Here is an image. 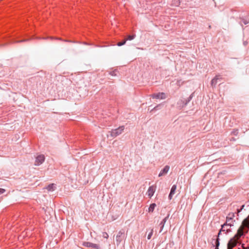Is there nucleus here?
<instances>
[{
    "instance_id": "1",
    "label": "nucleus",
    "mask_w": 249,
    "mask_h": 249,
    "mask_svg": "<svg viewBox=\"0 0 249 249\" xmlns=\"http://www.w3.org/2000/svg\"><path fill=\"white\" fill-rule=\"evenodd\" d=\"M124 128V126H121L117 129L112 130V131H110L109 133L110 137L114 138L120 135L123 132Z\"/></svg>"
},
{
    "instance_id": "2",
    "label": "nucleus",
    "mask_w": 249,
    "mask_h": 249,
    "mask_svg": "<svg viewBox=\"0 0 249 249\" xmlns=\"http://www.w3.org/2000/svg\"><path fill=\"white\" fill-rule=\"evenodd\" d=\"M237 241L236 239H234L233 237L231 238L228 243L227 249H232L237 245Z\"/></svg>"
},
{
    "instance_id": "3",
    "label": "nucleus",
    "mask_w": 249,
    "mask_h": 249,
    "mask_svg": "<svg viewBox=\"0 0 249 249\" xmlns=\"http://www.w3.org/2000/svg\"><path fill=\"white\" fill-rule=\"evenodd\" d=\"M45 160V157L43 155L38 156L36 159L35 165L38 166L42 164Z\"/></svg>"
},
{
    "instance_id": "4",
    "label": "nucleus",
    "mask_w": 249,
    "mask_h": 249,
    "mask_svg": "<svg viewBox=\"0 0 249 249\" xmlns=\"http://www.w3.org/2000/svg\"><path fill=\"white\" fill-rule=\"evenodd\" d=\"M156 187L154 185L150 186L146 192V194L149 198H151L154 194L156 191Z\"/></svg>"
},
{
    "instance_id": "5",
    "label": "nucleus",
    "mask_w": 249,
    "mask_h": 249,
    "mask_svg": "<svg viewBox=\"0 0 249 249\" xmlns=\"http://www.w3.org/2000/svg\"><path fill=\"white\" fill-rule=\"evenodd\" d=\"M83 245L86 247L92 248L96 249H99L100 248V246L99 245L90 242H84L83 243Z\"/></svg>"
},
{
    "instance_id": "6",
    "label": "nucleus",
    "mask_w": 249,
    "mask_h": 249,
    "mask_svg": "<svg viewBox=\"0 0 249 249\" xmlns=\"http://www.w3.org/2000/svg\"><path fill=\"white\" fill-rule=\"evenodd\" d=\"M234 216V213H230L228 214V215L227 216L226 218V222L225 224H227L228 225V226H230V227L232 226V224H231V222L232 218Z\"/></svg>"
},
{
    "instance_id": "7",
    "label": "nucleus",
    "mask_w": 249,
    "mask_h": 249,
    "mask_svg": "<svg viewBox=\"0 0 249 249\" xmlns=\"http://www.w3.org/2000/svg\"><path fill=\"white\" fill-rule=\"evenodd\" d=\"M243 234V228L242 227H240L238 230L237 233L233 237L234 239H236L237 240Z\"/></svg>"
},
{
    "instance_id": "8",
    "label": "nucleus",
    "mask_w": 249,
    "mask_h": 249,
    "mask_svg": "<svg viewBox=\"0 0 249 249\" xmlns=\"http://www.w3.org/2000/svg\"><path fill=\"white\" fill-rule=\"evenodd\" d=\"M170 167L168 165L165 166L159 174V177H161L166 175L169 171Z\"/></svg>"
},
{
    "instance_id": "9",
    "label": "nucleus",
    "mask_w": 249,
    "mask_h": 249,
    "mask_svg": "<svg viewBox=\"0 0 249 249\" xmlns=\"http://www.w3.org/2000/svg\"><path fill=\"white\" fill-rule=\"evenodd\" d=\"M227 225H228L227 224H225V223H224L223 225H222V228H221V230H220V231H219L218 234V236H217L218 238L220 236L222 231H226V233H227L230 231V230L229 229H227L225 228V227Z\"/></svg>"
},
{
    "instance_id": "10",
    "label": "nucleus",
    "mask_w": 249,
    "mask_h": 249,
    "mask_svg": "<svg viewBox=\"0 0 249 249\" xmlns=\"http://www.w3.org/2000/svg\"><path fill=\"white\" fill-rule=\"evenodd\" d=\"M177 189L176 185H174L170 191V193L169 195V199H171L172 198L173 196L175 194L176 190Z\"/></svg>"
},
{
    "instance_id": "11",
    "label": "nucleus",
    "mask_w": 249,
    "mask_h": 249,
    "mask_svg": "<svg viewBox=\"0 0 249 249\" xmlns=\"http://www.w3.org/2000/svg\"><path fill=\"white\" fill-rule=\"evenodd\" d=\"M154 97L157 99H165L166 97L165 94L164 93H159L156 94H154Z\"/></svg>"
},
{
    "instance_id": "12",
    "label": "nucleus",
    "mask_w": 249,
    "mask_h": 249,
    "mask_svg": "<svg viewBox=\"0 0 249 249\" xmlns=\"http://www.w3.org/2000/svg\"><path fill=\"white\" fill-rule=\"evenodd\" d=\"M219 79V76H216L214 78H213L211 81V85L213 87H214L216 84L217 80Z\"/></svg>"
},
{
    "instance_id": "13",
    "label": "nucleus",
    "mask_w": 249,
    "mask_h": 249,
    "mask_svg": "<svg viewBox=\"0 0 249 249\" xmlns=\"http://www.w3.org/2000/svg\"><path fill=\"white\" fill-rule=\"evenodd\" d=\"M156 206V204L155 203H152L151 204L149 208H148V212L149 213H152L154 211V210Z\"/></svg>"
},
{
    "instance_id": "14",
    "label": "nucleus",
    "mask_w": 249,
    "mask_h": 249,
    "mask_svg": "<svg viewBox=\"0 0 249 249\" xmlns=\"http://www.w3.org/2000/svg\"><path fill=\"white\" fill-rule=\"evenodd\" d=\"M55 185L54 184H51L49 185L47 188L46 189H47L49 191H53L54 190Z\"/></svg>"
},
{
    "instance_id": "15",
    "label": "nucleus",
    "mask_w": 249,
    "mask_h": 249,
    "mask_svg": "<svg viewBox=\"0 0 249 249\" xmlns=\"http://www.w3.org/2000/svg\"><path fill=\"white\" fill-rule=\"evenodd\" d=\"M243 224L245 226L249 227V220L248 219H245L243 221Z\"/></svg>"
},
{
    "instance_id": "16",
    "label": "nucleus",
    "mask_w": 249,
    "mask_h": 249,
    "mask_svg": "<svg viewBox=\"0 0 249 249\" xmlns=\"http://www.w3.org/2000/svg\"><path fill=\"white\" fill-rule=\"evenodd\" d=\"M126 42V39H124L122 42H118L117 45L118 46H121L122 45H124L125 44Z\"/></svg>"
},
{
    "instance_id": "17",
    "label": "nucleus",
    "mask_w": 249,
    "mask_h": 249,
    "mask_svg": "<svg viewBox=\"0 0 249 249\" xmlns=\"http://www.w3.org/2000/svg\"><path fill=\"white\" fill-rule=\"evenodd\" d=\"M167 218H168V216L165 217L162 221V222H161V224H162V227H161V230L163 229V227H164V224L165 223V222H166L167 220Z\"/></svg>"
},
{
    "instance_id": "18",
    "label": "nucleus",
    "mask_w": 249,
    "mask_h": 249,
    "mask_svg": "<svg viewBox=\"0 0 249 249\" xmlns=\"http://www.w3.org/2000/svg\"><path fill=\"white\" fill-rule=\"evenodd\" d=\"M135 35H132V36L129 35V36H127V39H126V41H127V40H131L135 38Z\"/></svg>"
},
{
    "instance_id": "19",
    "label": "nucleus",
    "mask_w": 249,
    "mask_h": 249,
    "mask_svg": "<svg viewBox=\"0 0 249 249\" xmlns=\"http://www.w3.org/2000/svg\"><path fill=\"white\" fill-rule=\"evenodd\" d=\"M219 238H217L216 241H215V246H216V248L215 249H218V247L219 246Z\"/></svg>"
},
{
    "instance_id": "20",
    "label": "nucleus",
    "mask_w": 249,
    "mask_h": 249,
    "mask_svg": "<svg viewBox=\"0 0 249 249\" xmlns=\"http://www.w3.org/2000/svg\"><path fill=\"white\" fill-rule=\"evenodd\" d=\"M102 236L104 238H106V239L108 238V234L106 232H103Z\"/></svg>"
},
{
    "instance_id": "21",
    "label": "nucleus",
    "mask_w": 249,
    "mask_h": 249,
    "mask_svg": "<svg viewBox=\"0 0 249 249\" xmlns=\"http://www.w3.org/2000/svg\"><path fill=\"white\" fill-rule=\"evenodd\" d=\"M153 234V230H152L150 231V232L148 234L147 236V239H150L151 238V236Z\"/></svg>"
},
{
    "instance_id": "22",
    "label": "nucleus",
    "mask_w": 249,
    "mask_h": 249,
    "mask_svg": "<svg viewBox=\"0 0 249 249\" xmlns=\"http://www.w3.org/2000/svg\"><path fill=\"white\" fill-rule=\"evenodd\" d=\"M5 192V190L4 189L0 188V195L3 194Z\"/></svg>"
},
{
    "instance_id": "23",
    "label": "nucleus",
    "mask_w": 249,
    "mask_h": 249,
    "mask_svg": "<svg viewBox=\"0 0 249 249\" xmlns=\"http://www.w3.org/2000/svg\"><path fill=\"white\" fill-rule=\"evenodd\" d=\"M244 205H242V207H241V210L244 209Z\"/></svg>"
},
{
    "instance_id": "24",
    "label": "nucleus",
    "mask_w": 249,
    "mask_h": 249,
    "mask_svg": "<svg viewBox=\"0 0 249 249\" xmlns=\"http://www.w3.org/2000/svg\"><path fill=\"white\" fill-rule=\"evenodd\" d=\"M244 23H245V24H247V23H248V22H247V21H244Z\"/></svg>"
},
{
    "instance_id": "25",
    "label": "nucleus",
    "mask_w": 249,
    "mask_h": 249,
    "mask_svg": "<svg viewBox=\"0 0 249 249\" xmlns=\"http://www.w3.org/2000/svg\"><path fill=\"white\" fill-rule=\"evenodd\" d=\"M242 247L243 248V249H245L244 247L243 246V245L242 246ZM238 249H240V248H238Z\"/></svg>"
}]
</instances>
